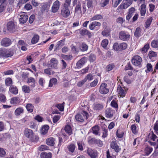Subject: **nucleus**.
I'll use <instances>...</instances> for the list:
<instances>
[{
  "mask_svg": "<svg viewBox=\"0 0 158 158\" xmlns=\"http://www.w3.org/2000/svg\"><path fill=\"white\" fill-rule=\"evenodd\" d=\"M23 135L26 138L29 139L32 143H37L39 139L38 135H34L33 131L28 128H25L23 131Z\"/></svg>",
  "mask_w": 158,
  "mask_h": 158,
  "instance_id": "nucleus-1",
  "label": "nucleus"
},
{
  "mask_svg": "<svg viewBox=\"0 0 158 158\" xmlns=\"http://www.w3.org/2000/svg\"><path fill=\"white\" fill-rule=\"evenodd\" d=\"M119 83L120 84L118 85L117 88V90L118 92V95L122 98L124 97L127 93V91L128 89L127 87L124 86L123 83L121 81H119Z\"/></svg>",
  "mask_w": 158,
  "mask_h": 158,
  "instance_id": "nucleus-2",
  "label": "nucleus"
},
{
  "mask_svg": "<svg viewBox=\"0 0 158 158\" xmlns=\"http://www.w3.org/2000/svg\"><path fill=\"white\" fill-rule=\"evenodd\" d=\"M89 114L85 111H82L81 114L77 113L75 116V119L79 122L82 123L85 119L87 120L89 117Z\"/></svg>",
  "mask_w": 158,
  "mask_h": 158,
  "instance_id": "nucleus-3",
  "label": "nucleus"
},
{
  "mask_svg": "<svg viewBox=\"0 0 158 158\" xmlns=\"http://www.w3.org/2000/svg\"><path fill=\"white\" fill-rule=\"evenodd\" d=\"M132 64L139 68L142 67V60L141 57L138 55L134 56L131 59Z\"/></svg>",
  "mask_w": 158,
  "mask_h": 158,
  "instance_id": "nucleus-4",
  "label": "nucleus"
},
{
  "mask_svg": "<svg viewBox=\"0 0 158 158\" xmlns=\"http://www.w3.org/2000/svg\"><path fill=\"white\" fill-rule=\"evenodd\" d=\"M118 36L120 39L123 41L129 40L131 37L130 34L128 32L124 31H121L119 33Z\"/></svg>",
  "mask_w": 158,
  "mask_h": 158,
  "instance_id": "nucleus-5",
  "label": "nucleus"
},
{
  "mask_svg": "<svg viewBox=\"0 0 158 158\" xmlns=\"http://www.w3.org/2000/svg\"><path fill=\"white\" fill-rule=\"evenodd\" d=\"M103 26L104 30L101 32L102 35L103 36H110V32L111 31V29L107 27L106 23H103Z\"/></svg>",
  "mask_w": 158,
  "mask_h": 158,
  "instance_id": "nucleus-6",
  "label": "nucleus"
},
{
  "mask_svg": "<svg viewBox=\"0 0 158 158\" xmlns=\"http://www.w3.org/2000/svg\"><path fill=\"white\" fill-rule=\"evenodd\" d=\"M118 144L119 143L115 139L111 142L110 143V147L116 152L118 153L121 150V148H120Z\"/></svg>",
  "mask_w": 158,
  "mask_h": 158,
  "instance_id": "nucleus-7",
  "label": "nucleus"
},
{
  "mask_svg": "<svg viewBox=\"0 0 158 158\" xmlns=\"http://www.w3.org/2000/svg\"><path fill=\"white\" fill-rule=\"evenodd\" d=\"M12 44V42L10 39L5 37L3 38L0 42L1 46L4 47L9 46Z\"/></svg>",
  "mask_w": 158,
  "mask_h": 158,
  "instance_id": "nucleus-8",
  "label": "nucleus"
},
{
  "mask_svg": "<svg viewBox=\"0 0 158 158\" xmlns=\"http://www.w3.org/2000/svg\"><path fill=\"white\" fill-rule=\"evenodd\" d=\"M115 113L114 110L111 108L106 109L105 111V116L108 118H112Z\"/></svg>",
  "mask_w": 158,
  "mask_h": 158,
  "instance_id": "nucleus-9",
  "label": "nucleus"
},
{
  "mask_svg": "<svg viewBox=\"0 0 158 158\" xmlns=\"http://www.w3.org/2000/svg\"><path fill=\"white\" fill-rule=\"evenodd\" d=\"M107 87V85L106 83H102L99 89L100 93L102 94H107L109 91V89Z\"/></svg>",
  "mask_w": 158,
  "mask_h": 158,
  "instance_id": "nucleus-10",
  "label": "nucleus"
},
{
  "mask_svg": "<svg viewBox=\"0 0 158 158\" xmlns=\"http://www.w3.org/2000/svg\"><path fill=\"white\" fill-rule=\"evenodd\" d=\"M87 153L91 158H96L98 155V153L96 150L91 148H88L87 150Z\"/></svg>",
  "mask_w": 158,
  "mask_h": 158,
  "instance_id": "nucleus-11",
  "label": "nucleus"
},
{
  "mask_svg": "<svg viewBox=\"0 0 158 158\" xmlns=\"http://www.w3.org/2000/svg\"><path fill=\"white\" fill-rule=\"evenodd\" d=\"M20 18H19V22L21 23L24 24L27 21L28 17L25 13L21 12L19 14Z\"/></svg>",
  "mask_w": 158,
  "mask_h": 158,
  "instance_id": "nucleus-12",
  "label": "nucleus"
},
{
  "mask_svg": "<svg viewBox=\"0 0 158 158\" xmlns=\"http://www.w3.org/2000/svg\"><path fill=\"white\" fill-rule=\"evenodd\" d=\"M61 14L63 17L65 18L68 17L70 14V11L69 8L63 6L62 7Z\"/></svg>",
  "mask_w": 158,
  "mask_h": 158,
  "instance_id": "nucleus-13",
  "label": "nucleus"
},
{
  "mask_svg": "<svg viewBox=\"0 0 158 158\" xmlns=\"http://www.w3.org/2000/svg\"><path fill=\"white\" fill-rule=\"evenodd\" d=\"M101 25V23L97 21H94L91 23L89 26L90 30H93L96 28L98 29Z\"/></svg>",
  "mask_w": 158,
  "mask_h": 158,
  "instance_id": "nucleus-14",
  "label": "nucleus"
},
{
  "mask_svg": "<svg viewBox=\"0 0 158 158\" xmlns=\"http://www.w3.org/2000/svg\"><path fill=\"white\" fill-rule=\"evenodd\" d=\"M86 60L87 58L85 57L82 58L77 62L76 64V67L77 69L81 68L86 62Z\"/></svg>",
  "mask_w": 158,
  "mask_h": 158,
  "instance_id": "nucleus-15",
  "label": "nucleus"
},
{
  "mask_svg": "<svg viewBox=\"0 0 158 158\" xmlns=\"http://www.w3.org/2000/svg\"><path fill=\"white\" fill-rule=\"evenodd\" d=\"M79 33L82 36L87 35L88 38H90L92 37V33L86 29L84 28L79 30Z\"/></svg>",
  "mask_w": 158,
  "mask_h": 158,
  "instance_id": "nucleus-16",
  "label": "nucleus"
},
{
  "mask_svg": "<svg viewBox=\"0 0 158 158\" xmlns=\"http://www.w3.org/2000/svg\"><path fill=\"white\" fill-rule=\"evenodd\" d=\"M7 29L10 32H13L15 31V26L14 22H9L7 24Z\"/></svg>",
  "mask_w": 158,
  "mask_h": 158,
  "instance_id": "nucleus-17",
  "label": "nucleus"
},
{
  "mask_svg": "<svg viewBox=\"0 0 158 158\" xmlns=\"http://www.w3.org/2000/svg\"><path fill=\"white\" fill-rule=\"evenodd\" d=\"M100 127L98 125H96L92 127L90 129V130H92L91 132L94 134L96 135H100Z\"/></svg>",
  "mask_w": 158,
  "mask_h": 158,
  "instance_id": "nucleus-18",
  "label": "nucleus"
},
{
  "mask_svg": "<svg viewBox=\"0 0 158 158\" xmlns=\"http://www.w3.org/2000/svg\"><path fill=\"white\" fill-rule=\"evenodd\" d=\"M104 106L102 104L94 103L93 106V110L96 111H99L103 109Z\"/></svg>",
  "mask_w": 158,
  "mask_h": 158,
  "instance_id": "nucleus-19",
  "label": "nucleus"
},
{
  "mask_svg": "<svg viewBox=\"0 0 158 158\" xmlns=\"http://www.w3.org/2000/svg\"><path fill=\"white\" fill-rule=\"evenodd\" d=\"M58 63V60L55 58H52L49 62L48 64L50 67L56 68L57 67Z\"/></svg>",
  "mask_w": 158,
  "mask_h": 158,
  "instance_id": "nucleus-20",
  "label": "nucleus"
},
{
  "mask_svg": "<svg viewBox=\"0 0 158 158\" xmlns=\"http://www.w3.org/2000/svg\"><path fill=\"white\" fill-rule=\"evenodd\" d=\"M75 14H81L82 13L81 3L80 1H78L75 7Z\"/></svg>",
  "mask_w": 158,
  "mask_h": 158,
  "instance_id": "nucleus-21",
  "label": "nucleus"
},
{
  "mask_svg": "<svg viewBox=\"0 0 158 158\" xmlns=\"http://www.w3.org/2000/svg\"><path fill=\"white\" fill-rule=\"evenodd\" d=\"M5 50L6 58L11 57L14 54V50L12 48H5Z\"/></svg>",
  "mask_w": 158,
  "mask_h": 158,
  "instance_id": "nucleus-22",
  "label": "nucleus"
},
{
  "mask_svg": "<svg viewBox=\"0 0 158 158\" xmlns=\"http://www.w3.org/2000/svg\"><path fill=\"white\" fill-rule=\"evenodd\" d=\"M10 135L8 133L2 134L0 135V143L3 141H5L7 139H10Z\"/></svg>",
  "mask_w": 158,
  "mask_h": 158,
  "instance_id": "nucleus-23",
  "label": "nucleus"
},
{
  "mask_svg": "<svg viewBox=\"0 0 158 158\" xmlns=\"http://www.w3.org/2000/svg\"><path fill=\"white\" fill-rule=\"evenodd\" d=\"M59 8V2L58 0L55 1L53 3L52 8V12L55 13L56 12Z\"/></svg>",
  "mask_w": 158,
  "mask_h": 158,
  "instance_id": "nucleus-24",
  "label": "nucleus"
},
{
  "mask_svg": "<svg viewBox=\"0 0 158 158\" xmlns=\"http://www.w3.org/2000/svg\"><path fill=\"white\" fill-rule=\"evenodd\" d=\"M24 109L22 107H19L17 108L15 111V114L16 116H19L24 113Z\"/></svg>",
  "mask_w": 158,
  "mask_h": 158,
  "instance_id": "nucleus-25",
  "label": "nucleus"
},
{
  "mask_svg": "<svg viewBox=\"0 0 158 158\" xmlns=\"http://www.w3.org/2000/svg\"><path fill=\"white\" fill-rule=\"evenodd\" d=\"M21 102V99L19 97H16L12 98L10 101L11 104L16 105L19 104Z\"/></svg>",
  "mask_w": 158,
  "mask_h": 158,
  "instance_id": "nucleus-26",
  "label": "nucleus"
},
{
  "mask_svg": "<svg viewBox=\"0 0 158 158\" xmlns=\"http://www.w3.org/2000/svg\"><path fill=\"white\" fill-rule=\"evenodd\" d=\"M79 48L81 51L84 52L86 51L88 48V46L85 42L80 44Z\"/></svg>",
  "mask_w": 158,
  "mask_h": 158,
  "instance_id": "nucleus-27",
  "label": "nucleus"
},
{
  "mask_svg": "<svg viewBox=\"0 0 158 158\" xmlns=\"http://www.w3.org/2000/svg\"><path fill=\"white\" fill-rule=\"evenodd\" d=\"M9 91L11 94L15 95L17 94L18 92L17 87L13 85L10 86Z\"/></svg>",
  "mask_w": 158,
  "mask_h": 158,
  "instance_id": "nucleus-28",
  "label": "nucleus"
},
{
  "mask_svg": "<svg viewBox=\"0 0 158 158\" xmlns=\"http://www.w3.org/2000/svg\"><path fill=\"white\" fill-rule=\"evenodd\" d=\"M137 125L136 124H132L130 127L132 133L135 135H137L138 133L139 128H137Z\"/></svg>",
  "mask_w": 158,
  "mask_h": 158,
  "instance_id": "nucleus-29",
  "label": "nucleus"
},
{
  "mask_svg": "<svg viewBox=\"0 0 158 158\" xmlns=\"http://www.w3.org/2000/svg\"><path fill=\"white\" fill-rule=\"evenodd\" d=\"M49 128V126L47 125H45L43 126L40 130L41 134L44 135H46L48 132V130Z\"/></svg>",
  "mask_w": 158,
  "mask_h": 158,
  "instance_id": "nucleus-30",
  "label": "nucleus"
},
{
  "mask_svg": "<svg viewBox=\"0 0 158 158\" xmlns=\"http://www.w3.org/2000/svg\"><path fill=\"white\" fill-rule=\"evenodd\" d=\"M55 139L53 137H50L46 140V143L50 146H53L55 144Z\"/></svg>",
  "mask_w": 158,
  "mask_h": 158,
  "instance_id": "nucleus-31",
  "label": "nucleus"
},
{
  "mask_svg": "<svg viewBox=\"0 0 158 158\" xmlns=\"http://www.w3.org/2000/svg\"><path fill=\"white\" fill-rule=\"evenodd\" d=\"M140 11L141 15V16H144L146 11V6L145 4H143L141 5L140 7Z\"/></svg>",
  "mask_w": 158,
  "mask_h": 158,
  "instance_id": "nucleus-32",
  "label": "nucleus"
},
{
  "mask_svg": "<svg viewBox=\"0 0 158 158\" xmlns=\"http://www.w3.org/2000/svg\"><path fill=\"white\" fill-rule=\"evenodd\" d=\"M41 158H51L52 154L51 152L47 153L45 152H42L40 155Z\"/></svg>",
  "mask_w": 158,
  "mask_h": 158,
  "instance_id": "nucleus-33",
  "label": "nucleus"
},
{
  "mask_svg": "<svg viewBox=\"0 0 158 158\" xmlns=\"http://www.w3.org/2000/svg\"><path fill=\"white\" fill-rule=\"evenodd\" d=\"M115 67V65L114 63H111L108 64L105 68L106 71L110 72L114 69Z\"/></svg>",
  "mask_w": 158,
  "mask_h": 158,
  "instance_id": "nucleus-34",
  "label": "nucleus"
},
{
  "mask_svg": "<svg viewBox=\"0 0 158 158\" xmlns=\"http://www.w3.org/2000/svg\"><path fill=\"white\" fill-rule=\"evenodd\" d=\"M103 18V16L101 15L96 14L90 18V21H92L95 20H98L102 19Z\"/></svg>",
  "mask_w": 158,
  "mask_h": 158,
  "instance_id": "nucleus-35",
  "label": "nucleus"
},
{
  "mask_svg": "<svg viewBox=\"0 0 158 158\" xmlns=\"http://www.w3.org/2000/svg\"><path fill=\"white\" fill-rule=\"evenodd\" d=\"M125 135V133L124 131L120 130L119 129H118L116 132V135L118 138H122Z\"/></svg>",
  "mask_w": 158,
  "mask_h": 158,
  "instance_id": "nucleus-36",
  "label": "nucleus"
},
{
  "mask_svg": "<svg viewBox=\"0 0 158 158\" xmlns=\"http://www.w3.org/2000/svg\"><path fill=\"white\" fill-rule=\"evenodd\" d=\"M157 138V136L154 133L153 131L151 132L148 135V138L150 140L154 141Z\"/></svg>",
  "mask_w": 158,
  "mask_h": 158,
  "instance_id": "nucleus-37",
  "label": "nucleus"
},
{
  "mask_svg": "<svg viewBox=\"0 0 158 158\" xmlns=\"http://www.w3.org/2000/svg\"><path fill=\"white\" fill-rule=\"evenodd\" d=\"M26 108L28 112L32 113L33 112L34 106L32 104L27 103L26 104Z\"/></svg>",
  "mask_w": 158,
  "mask_h": 158,
  "instance_id": "nucleus-38",
  "label": "nucleus"
},
{
  "mask_svg": "<svg viewBox=\"0 0 158 158\" xmlns=\"http://www.w3.org/2000/svg\"><path fill=\"white\" fill-rule=\"evenodd\" d=\"M27 83L28 84L31 83V84L30 85V86L32 87H35V81L34 78L30 77L28 78L27 80Z\"/></svg>",
  "mask_w": 158,
  "mask_h": 158,
  "instance_id": "nucleus-39",
  "label": "nucleus"
},
{
  "mask_svg": "<svg viewBox=\"0 0 158 158\" xmlns=\"http://www.w3.org/2000/svg\"><path fill=\"white\" fill-rule=\"evenodd\" d=\"M153 151V148L149 146H147L144 149V153L146 156H148Z\"/></svg>",
  "mask_w": 158,
  "mask_h": 158,
  "instance_id": "nucleus-40",
  "label": "nucleus"
},
{
  "mask_svg": "<svg viewBox=\"0 0 158 158\" xmlns=\"http://www.w3.org/2000/svg\"><path fill=\"white\" fill-rule=\"evenodd\" d=\"M149 48V44L148 43L145 44L141 49V51L143 54L146 53Z\"/></svg>",
  "mask_w": 158,
  "mask_h": 158,
  "instance_id": "nucleus-41",
  "label": "nucleus"
},
{
  "mask_svg": "<svg viewBox=\"0 0 158 158\" xmlns=\"http://www.w3.org/2000/svg\"><path fill=\"white\" fill-rule=\"evenodd\" d=\"M64 130L66 133L69 135L72 134V131L71 127L69 125H67L65 126Z\"/></svg>",
  "mask_w": 158,
  "mask_h": 158,
  "instance_id": "nucleus-42",
  "label": "nucleus"
},
{
  "mask_svg": "<svg viewBox=\"0 0 158 158\" xmlns=\"http://www.w3.org/2000/svg\"><path fill=\"white\" fill-rule=\"evenodd\" d=\"M110 106L115 109L117 111L118 109V102L114 99L111 102L110 104Z\"/></svg>",
  "mask_w": 158,
  "mask_h": 158,
  "instance_id": "nucleus-43",
  "label": "nucleus"
},
{
  "mask_svg": "<svg viewBox=\"0 0 158 158\" xmlns=\"http://www.w3.org/2000/svg\"><path fill=\"white\" fill-rule=\"evenodd\" d=\"M141 29L140 27L136 28L134 32V36L136 38H138L141 35Z\"/></svg>",
  "mask_w": 158,
  "mask_h": 158,
  "instance_id": "nucleus-44",
  "label": "nucleus"
},
{
  "mask_svg": "<svg viewBox=\"0 0 158 158\" xmlns=\"http://www.w3.org/2000/svg\"><path fill=\"white\" fill-rule=\"evenodd\" d=\"M22 90L25 93L28 94L30 92V88L28 86L24 85L22 87Z\"/></svg>",
  "mask_w": 158,
  "mask_h": 158,
  "instance_id": "nucleus-45",
  "label": "nucleus"
},
{
  "mask_svg": "<svg viewBox=\"0 0 158 158\" xmlns=\"http://www.w3.org/2000/svg\"><path fill=\"white\" fill-rule=\"evenodd\" d=\"M57 83V80L56 78H53L51 79L49 82L48 86L49 87H52L53 85H56Z\"/></svg>",
  "mask_w": 158,
  "mask_h": 158,
  "instance_id": "nucleus-46",
  "label": "nucleus"
},
{
  "mask_svg": "<svg viewBox=\"0 0 158 158\" xmlns=\"http://www.w3.org/2000/svg\"><path fill=\"white\" fill-rule=\"evenodd\" d=\"M120 47V44H118L117 42L114 43L113 46V49L116 51H121V49Z\"/></svg>",
  "mask_w": 158,
  "mask_h": 158,
  "instance_id": "nucleus-47",
  "label": "nucleus"
},
{
  "mask_svg": "<svg viewBox=\"0 0 158 158\" xmlns=\"http://www.w3.org/2000/svg\"><path fill=\"white\" fill-rule=\"evenodd\" d=\"M39 36L38 35H35L31 39V43L34 44L36 43L39 40Z\"/></svg>",
  "mask_w": 158,
  "mask_h": 158,
  "instance_id": "nucleus-48",
  "label": "nucleus"
},
{
  "mask_svg": "<svg viewBox=\"0 0 158 158\" xmlns=\"http://www.w3.org/2000/svg\"><path fill=\"white\" fill-rule=\"evenodd\" d=\"M75 148L76 146L74 144H70L68 146V148L69 151L72 153H73L74 152Z\"/></svg>",
  "mask_w": 158,
  "mask_h": 158,
  "instance_id": "nucleus-49",
  "label": "nucleus"
},
{
  "mask_svg": "<svg viewBox=\"0 0 158 158\" xmlns=\"http://www.w3.org/2000/svg\"><path fill=\"white\" fill-rule=\"evenodd\" d=\"M5 82L6 86H10L12 84V79L10 77H8L5 79Z\"/></svg>",
  "mask_w": 158,
  "mask_h": 158,
  "instance_id": "nucleus-50",
  "label": "nucleus"
},
{
  "mask_svg": "<svg viewBox=\"0 0 158 158\" xmlns=\"http://www.w3.org/2000/svg\"><path fill=\"white\" fill-rule=\"evenodd\" d=\"M33 60V58L31 55H27L26 57V60L25 63L27 64L31 63Z\"/></svg>",
  "mask_w": 158,
  "mask_h": 158,
  "instance_id": "nucleus-51",
  "label": "nucleus"
},
{
  "mask_svg": "<svg viewBox=\"0 0 158 158\" xmlns=\"http://www.w3.org/2000/svg\"><path fill=\"white\" fill-rule=\"evenodd\" d=\"M152 19V17H150L146 21L145 25V27L146 28H147L149 27L151 24Z\"/></svg>",
  "mask_w": 158,
  "mask_h": 158,
  "instance_id": "nucleus-52",
  "label": "nucleus"
},
{
  "mask_svg": "<svg viewBox=\"0 0 158 158\" xmlns=\"http://www.w3.org/2000/svg\"><path fill=\"white\" fill-rule=\"evenodd\" d=\"M56 108L59 110V103L56 104L55 106H53L52 108V113L53 114H58L59 112L57 110H55V109Z\"/></svg>",
  "mask_w": 158,
  "mask_h": 158,
  "instance_id": "nucleus-53",
  "label": "nucleus"
},
{
  "mask_svg": "<svg viewBox=\"0 0 158 158\" xmlns=\"http://www.w3.org/2000/svg\"><path fill=\"white\" fill-rule=\"evenodd\" d=\"M61 57L63 59L66 60H71L73 58V56L71 55H67L62 54L61 55Z\"/></svg>",
  "mask_w": 158,
  "mask_h": 158,
  "instance_id": "nucleus-54",
  "label": "nucleus"
},
{
  "mask_svg": "<svg viewBox=\"0 0 158 158\" xmlns=\"http://www.w3.org/2000/svg\"><path fill=\"white\" fill-rule=\"evenodd\" d=\"M96 139L95 138H91L89 136L88 139V143L90 145L95 144Z\"/></svg>",
  "mask_w": 158,
  "mask_h": 158,
  "instance_id": "nucleus-55",
  "label": "nucleus"
},
{
  "mask_svg": "<svg viewBox=\"0 0 158 158\" xmlns=\"http://www.w3.org/2000/svg\"><path fill=\"white\" fill-rule=\"evenodd\" d=\"M148 55L149 58L152 60L153 57H155L157 56V54L156 52L151 51L149 52Z\"/></svg>",
  "mask_w": 158,
  "mask_h": 158,
  "instance_id": "nucleus-56",
  "label": "nucleus"
},
{
  "mask_svg": "<svg viewBox=\"0 0 158 158\" xmlns=\"http://www.w3.org/2000/svg\"><path fill=\"white\" fill-rule=\"evenodd\" d=\"M151 46L153 48H158V40H153L151 43Z\"/></svg>",
  "mask_w": 158,
  "mask_h": 158,
  "instance_id": "nucleus-57",
  "label": "nucleus"
},
{
  "mask_svg": "<svg viewBox=\"0 0 158 158\" xmlns=\"http://www.w3.org/2000/svg\"><path fill=\"white\" fill-rule=\"evenodd\" d=\"M108 42L109 41L108 39H105L103 40L102 41L101 43L102 46L104 48H106L108 44Z\"/></svg>",
  "mask_w": 158,
  "mask_h": 158,
  "instance_id": "nucleus-58",
  "label": "nucleus"
},
{
  "mask_svg": "<svg viewBox=\"0 0 158 158\" xmlns=\"http://www.w3.org/2000/svg\"><path fill=\"white\" fill-rule=\"evenodd\" d=\"M129 6L127 3L126 2L124 3H122L120 6H119L118 7L120 9H127Z\"/></svg>",
  "mask_w": 158,
  "mask_h": 158,
  "instance_id": "nucleus-59",
  "label": "nucleus"
},
{
  "mask_svg": "<svg viewBox=\"0 0 158 158\" xmlns=\"http://www.w3.org/2000/svg\"><path fill=\"white\" fill-rule=\"evenodd\" d=\"M84 79L86 81L87 80L91 81L93 79V76L91 73H89L86 75Z\"/></svg>",
  "mask_w": 158,
  "mask_h": 158,
  "instance_id": "nucleus-60",
  "label": "nucleus"
},
{
  "mask_svg": "<svg viewBox=\"0 0 158 158\" xmlns=\"http://www.w3.org/2000/svg\"><path fill=\"white\" fill-rule=\"evenodd\" d=\"M96 56L94 54L91 53L89 56V59L91 62H93L96 60Z\"/></svg>",
  "mask_w": 158,
  "mask_h": 158,
  "instance_id": "nucleus-61",
  "label": "nucleus"
},
{
  "mask_svg": "<svg viewBox=\"0 0 158 158\" xmlns=\"http://www.w3.org/2000/svg\"><path fill=\"white\" fill-rule=\"evenodd\" d=\"M127 47V44L126 43L123 42L120 44V48L121 51L126 49Z\"/></svg>",
  "mask_w": 158,
  "mask_h": 158,
  "instance_id": "nucleus-62",
  "label": "nucleus"
},
{
  "mask_svg": "<svg viewBox=\"0 0 158 158\" xmlns=\"http://www.w3.org/2000/svg\"><path fill=\"white\" fill-rule=\"evenodd\" d=\"M153 129L155 132L158 135V120H157L154 124Z\"/></svg>",
  "mask_w": 158,
  "mask_h": 158,
  "instance_id": "nucleus-63",
  "label": "nucleus"
},
{
  "mask_svg": "<svg viewBox=\"0 0 158 158\" xmlns=\"http://www.w3.org/2000/svg\"><path fill=\"white\" fill-rule=\"evenodd\" d=\"M6 101V98L5 96L2 94H0V102L2 103H4Z\"/></svg>",
  "mask_w": 158,
  "mask_h": 158,
  "instance_id": "nucleus-64",
  "label": "nucleus"
}]
</instances>
